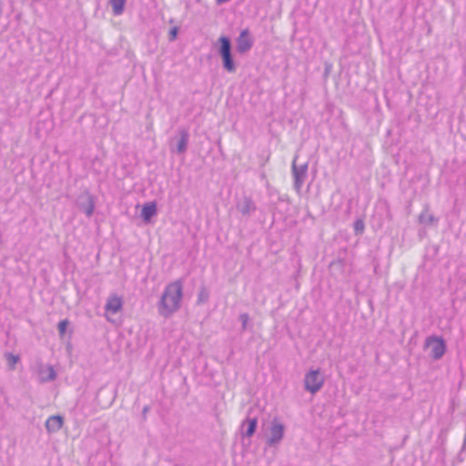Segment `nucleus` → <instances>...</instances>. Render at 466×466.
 I'll return each mask as SVG.
<instances>
[{
    "label": "nucleus",
    "mask_w": 466,
    "mask_h": 466,
    "mask_svg": "<svg viewBox=\"0 0 466 466\" xmlns=\"http://www.w3.org/2000/svg\"><path fill=\"white\" fill-rule=\"evenodd\" d=\"M183 297V284L181 280H176L166 286L157 309L160 316L169 318L177 312L180 307Z\"/></svg>",
    "instance_id": "nucleus-1"
},
{
    "label": "nucleus",
    "mask_w": 466,
    "mask_h": 466,
    "mask_svg": "<svg viewBox=\"0 0 466 466\" xmlns=\"http://www.w3.org/2000/svg\"><path fill=\"white\" fill-rule=\"evenodd\" d=\"M286 426L279 418H274L268 422L264 432V440L268 447L277 449L284 439Z\"/></svg>",
    "instance_id": "nucleus-2"
},
{
    "label": "nucleus",
    "mask_w": 466,
    "mask_h": 466,
    "mask_svg": "<svg viewBox=\"0 0 466 466\" xmlns=\"http://www.w3.org/2000/svg\"><path fill=\"white\" fill-rule=\"evenodd\" d=\"M325 378L319 369L309 370L305 373L303 384L306 391L314 395L323 387Z\"/></svg>",
    "instance_id": "nucleus-3"
},
{
    "label": "nucleus",
    "mask_w": 466,
    "mask_h": 466,
    "mask_svg": "<svg viewBox=\"0 0 466 466\" xmlns=\"http://www.w3.org/2000/svg\"><path fill=\"white\" fill-rule=\"evenodd\" d=\"M218 42L220 44L218 54L222 58L223 67L226 71L234 73L237 66L232 58L230 41L227 36H220Z\"/></svg>",
    "instance_id": "nucleus-4"
},
{
    "label": "nucleus",
    "mask_w": 466,
    "mask_h": 466,
    "mask_svg": "<svg viewBox=\"0 0 466 466\" xmlns=\"http://www.w3.org/2000/svg\"><path fill=\"white\" fill-rule=\"evenodd\" d=\"M424 347L430 351L431 357L434 360L441 359L446 350L444 339L437 336H431L427 338Z\"/></svg>",
    "instance_id": "nucleus-5"
},
{
    "label": "nucleus",
    "mask_w": 466,
    "mask_h": 466,
    "mask_svg": "<svg viewBox=\"0 0 466 466\" xmlns=\"http://www.w3.org/2000/svg\"><path fill=\"white\" fill-rule=\"evenodd\" d=\"M296 161L297 157H295L292 161V176L294 179V188L298 193H299L307 177L308 163L298 166Z\"/></svg>",
    "instance_id": "nucleus-6"
},
{
    "label": "nucleus",
    "mask_w": 466,
    "mask_h": 466,
    "mask_svg": "<svg viewBox=\"0 0 466 466\" xmlns=\"http://www.w3.org/2000/svg\"><path fill=\"white\" fill-rule=\"evenodd\" d=\"M77 206L87 217H91L95 209L94 197L89 192H84L78 197Z\"/></svg>",
    "instance_id": "nucleus-7"
},
{
    "label": "nucleus",
    "mask_w": 466,
    "mask_h": 466,
    "mask_svg": "<svg viewBox=\"0 0 466 466\" xmlns=\"http://www.w3.org/2000/svg\"><path fill=\"white\" fill-rule=\"evenodd\" d=\"M123 301L122 299L116 295H111L106 303V318L108 321H113L110 315L116 314L122 309Z\"/></svg>",
    "instance_id": "nucleus-8"
},
{
    "label": "nucleus",
    "mask_w": 466,
    "mask_h": 466,
    "mask_svg": "<svg viewBox=\"0 0 466 466\" xmlns=\"http://www.w3.org/2000/svg\"><path fill=\"white\" fill-rule=\"evenodd\" d=\"M37 376L41 383L53 381L56 378V372L52 366L38 365Z\"/></svg>",
    "instance_id": "nucleus-9"
},
{
    "label": "nucleus",
    "mask_w": 466,
    "mask_h": 466,
    "mask_svg": "<svg viewBox=\"0 0 466 466\" xmlns=\"http://www.w3.org/2000/svg\"><path fill=\"white\" fill-rule=\"evenodd\" d=\"M189 135L185 128H180L177 133V137L173 140L176 141V152L177 154H184L187 148Z\"/></svg>",
    "instance_id": "nucleus-10"
},
{
    "label": "nucleus",
    "mask_w": 466,
    "mask_h": 466,
    "mask_svg": "<svg viewBox=\"0 0 466 466\" xmlns=\"http://www.w3.org/2000/svg\"><path fill=\"white\" fill-rule=\"evenodd\" d=\"M252 37L248 31H242L239 36L237 38V50L239 53H246L252 46Z\"/></svg>",
    "instance_id": "nucleus-11"
},
{
    "label": "nucleus",
    "mask_w": 466,
    "mask_h": 466,
    "mask_svg": "<svg viewBox=\"0 0 466 466\" xmlns=\"http://www.w3.org/2000/svg\"><path fill=\"white\" fill-rule=\"evenodd\" d=\"M64 424V419L60 415H52L47 418L45 426L48 433L59 431Z\"/></svg>",
    "instance_id": "nucleus-12"
},
{
    "label": "nucleus",
    "mask_w": 466,
    "mask_h": 466,
    "mask_svg": "<svg viewBox=\"0 0 466 466\" xmlns=\"http://www.w3.org/2000/svg\"><path fill=\"white\" fill-rule=\"evenodd\" d=\"M157 214V205L154 202L147 203L143 206L141 216L145 222H149L151 218Z\"/></svg>",
    "instance_id": "nucleus-13"
},
{
    "label": "nucleus",
    "mask_w": 466,
    "mask_h": 466,
    "mask_svg": "<svg viewBox=\"0 0 466 466\" xmlns=\"http://www.w3.org/2000/svg\"><path fill=\"white\" fill-rule=\"evenodd\" d=\"M237 208L241 214L248 215L254 210V205L248 198H243L238 201Z\"/></svg>",
    "instance_id": "nucleus-14"
},
{
    "label": "nucleus",
    "mask_w": 466,
    "mask_h": 466,
    "mask_svg": "<svg viewBox=\"0 0 466 466\" xmlns=\"http://www.w3.org/2000/svg\"><path fill=\"white\" fill-rule=\"evenodd\" d=\"M419 221L420 223L423 224V225H426V226H429V225H433L437 219L435 218V217L429 212V210L426 208L423 210V212H421V214L420 215L419 217Z\"/></svg>",
    "instance_id": "nucleus-15"
},
{
    "label": "nucleus",
    "mask_w": 466,
    "mask_h": 466,
    "mask_svg": "<svg viewBox=\"0 0 466 466\" xmlns=\"http://www.w3.org/2000/svg\"><path fill=\"white\" fill-rule=\"evenodd\" d=\"M126 0H110V5L115 15H119L123 13Z\"/></svg>",
    "instance_id": "nucleus-16"
},
{
    "label": "nucleus",
    "mask_w": 466,
    "mask_h": 466,
    "mask_svg": "<svg viewBox=\"0 0 466 466\" xmlns=\"http://www.w3.org/2000/svg\"><path fill=\"white\" fill-rule=\"evenodd\" d=\"M243 427H247L245 430L244 434L248 437H250L253 435L255 429L257 427V420L256 419H250L248 420L244 424Z\"/></svg>",
    "instance_id": "nucleus-17"
},
{
    "label": "nucleus",
    "mask_w": 466,
    "mask_h": 466,
    "mask_svg": "<svg viewBox=\"0 0 466 466\" xmlns=\"http://www.w3.org/2000/svg\"><path fill=\"white\" fill-rule=\"evenodd\" d=\"M5 360L7 361V364L9 366V369L10 370H15V365L17 364V362L19 361L20 358L19 356H16V355H14L10 352H7L5 354Z\"/></svg>",
    "instance_id": "nucleus-18"
},
{
    "label": "nucleus",
    "mask_w": 466,
    "mask_h": 466,
    "mask_svg": "<svg viewBox=\"0 0 466 466\" xmlns=\"http://www.w3.org/2000/svg\"><path fill=\"white\" fill-rule=\"evenodd\" d=\"M208 298H209L208 291L206 289H201L199 290V293L198 296V304L206 303L208 301Z\"/></svg>",
    "instance_id": "nucleus-19"
},
{
    "label": "nucleus",
    "mask_w": 466,
    "mask_h": 466,
    "mask_svg": "<svg viewBox=\"0 0 466 466\" xmlns=\"http://www.w3.org/2000/svg\"><path fill=\"white\" fill-rule=\"evenodd\" d=\"M354 229L357 233H362L364 230V223L362 220L359 219L354 223Z\"/></svg>",
    "instance_id": "nucleus-20"
},
{
    "label": "nucleus",
    "mask_w": 466,
    "mask_h": 466,
    "mask_svg": "<svg viewBox=\"0 0 466 466\" xmlns=\"http://www.w3.org/2000/svg\"><path fill=\"white\" fill-rule=\"evenodd\" d=\"M68 321L64 319L58 323V330L61 335H63L67 328Z\"/></svg>",
    "instance_id": "nucleus-21"
},
{
    "label": "nucleus",
    "mask_w": 466,
    "mask_h": 466,
    "mask_svg": "<svg viewBox=\"0 0 466 466\" xmlns=\"http://www.w3.org/2000/svg\"><path fill=\"white\" fill-rule=\"evenodd\" d=\"M177 28L174 27L169 32V40L173 41L177 38Z\"/></svg>",
    "instance_id": "nucleus-22"
},
{
    "label": "nucleus",
    "mask_w": 466,
    "mask_h": 466,
    "mask_svg": "<svg viewBox=\"0 0 466 466\" xmlns=\"http://www.w3.org/2000/svg\"><path fill=\"white\" fill-rule=\"evenodd\" d=\"M240 319L242 321V326H243V329L246 328V325H247V322H248V317L247 314H241L240 315Z\"/></svg>",
    "instance_id": "nucleus-23"
}]
</instances>
